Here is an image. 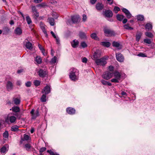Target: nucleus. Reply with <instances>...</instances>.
Returning <instances> with one entry per match:
<instances>
[{"mask_svg": "<svg viewBox=\"0 0 155 155\" xmlns=\"http://www.w3.org/2000/svg\"><path fill=\"white\" fill-rule=\"evenodd\" d=\"M78 71L76 68H72L70 69L69 73V77L72 80L75 81L78 80Z\"/></svg>", "mask_w": 155, "mask_h": 155, "instance_id": "1", "label": "nucleus"}, {"mask_svg": "<svg viewBox=\"0 0 155 155\" xmlns=\"http://www.w3.org/2000/svg\"><path fill=\"white\" fill-rule=\"evenodd\" d=\"M108 57L105 56L100 59L96 60L95 61L96 64L98 65L104 66L107 64V60L108 59Z\"/></svg>", "mask_w": 155, "mask_h": 155, "instance_id": "2", "label": "nucleus"}, {"mask_svg": "<svg viewBox=\"0 0 155 155\" xmlns=\"http://www.w3.org/2000/svg\"><path fill=\"white\" fill-rule=\"evenodd\" d=\"M113 76V73L109 71H106L102 74V78L106 80L110 79Z\"/></svg>", "mask_w": 155, "mask_h": 155, "instance_id": "3", "label": "nucleus"}, {"mask_svg": "<svg viewBox=\"0 0 155 155\" xmlns=\"http://www.w3.org/2000/svg\"><path fill=\"white\" fill-rule=\"evenodd\" d=\"M31 115V118L35 119L37 117L39 116V109L38 108L35 112V110L32 109L30 112Z\"/></svg>", "mask_w": 155, "mask_h": 155, "instance_id": "4", "label": "nucleus"}, {"mask_svg": "<svg viewBox=\"0 0 155 155\" xmlns=\"http://www.w3.org/2000/svg\"><path fill=\"white\" fill-rule=\"evenodd\" d=\"M16 119V117L14 116H8L5 119V121L6 123H8L9 122L11 123H14Z\"/></svg>", "mask_w": 155, "mask_h": 155, "instance_id": "5", "label": "nucleus"}, {"mask_svg": "<svg viewBox=\"0 0 155 155\" xmlns=\"http://www.w3.org/2000/svg\"><path fill=\"white\" fill-rule=\"evenodd\" d=\"M6 87L8 91H10L13 89L14 84L11 81H8L6 85Z\"/></svg>", "mask_w": 155, "mask_h": 155, "instance_id": "6", "label": "nucleus"}, {"mask_svg": "<svg viewBox=\"0 0 155 155\" xmlns=\"http://www.w3.org/2000/svg\"><path fill=\"white\" fill-rule=\"evenodd\" d=\"M40 26L41 29L44 33L46 38H48V34L46 29V26L42 21H41L40 23Z\"/></svg>", "mask_w": 155, "mask_h": 155, "instance_id": "7", "label": "nucleus"}, {"mask_svg": "<svg viewBox=\"0 0 155 155\" xmlns=\"http://www.w3.org/2000/svg\"><path fill=\"white\" fill-rule=\"evenodd\" d=\"M117 60L119 61L122 62L124 61V57L123 55L120 53H118L116 54Z\"/></svg>", "mask_w": 155, "mask_h": 155, "instance_id": "8", "label": "nucleus"}, {"mask_svg": "<svg viewBox=\"0 0 155 155\" xmlns=\"http://www.w3.org/2000/svg\"><path fill=\"white\" fill-rule=\"evenodd\" d=\"M104 31L105 34L107 36L112 35L114 34L113 31L110 29L105 28L104 29Z\"/></svg>", "mask_w": 155, "mask_h": 155, "instance_id": "9", "label": "nucleus"}, {"mask_svg": "<svg viewBox=\"0 0 155 155\" xmlns=\"http://www.w3.org/2000/svg\"><path fill=\"white\" fill-rule=\"evenodd\" d=\"M101 56V54L100 52L98 51H97L94 52L93 56V59L95 61L98 59Z\"/></svg>", "mask_w": 155, "mask_h": 155, "instance_id": "10", "label": "nucleus"}, {"mask_svg": "<svg viewBox=\"0 0 155 155\" xmlns=\"http://www.w3.org/2000/svg\"><path fill=\"white\" fill-rule=\"evenodd\" d=\"M38 73L39 76L41 77H45L47 74V72L42 69H40Z\"/></svg>", "mask_w": 155, "mask_h": 155, "instance_id": "11", "label": "nucleus"}, {"mask_svg": "<svg viewBox=\"0 0 155 155\" xmlns=\"http://www.w3.org/2000/svg\"><path fill=\"white\" fill-rule=\"evenodd\" d=\"M123 12L125 14L127 17L129 19L131 17V15L129 11L127 9L123 8L122 9Z\"/></svg>", "mask_w": 155, "mask_h": 155, "instance_id": "12", "label": "nucleus"}, {"mask_svg": "<svg viewBox=\"0 0 155 155\" xmlns=\"http://www.w3.org/2000/svg\"><path fill=\"white\" fill-rule=\"evenodd\" d=\"M50 90L51 89L49 86L47 85L44 88L42 91V93H44L45 94H47L50 92Z\"/></svg>", "mask_w": 155, "mask_h": 155, "instance_id": "13", "label": "nucleus"}, {"mask_svg": "<svg viewBox=\"0 0 155 155\" xmlns=\"http://www.w3.org/2000/svg\"><path fill=\"white\" fill-rule=\"evenodd\" d=\"M96 9L98 11L101 10L104 7V5L101 3H97L95 6Z\"/></svg>", "mask_w": 155, "mask_h": 155, "instance_id": "14", "label": "nucleus"}, {"mask_svg": "<svg viewBox=\"0 0 155 155\" xmlns=\"http://www.w3.org/2000/svg\"><path fill=\"white\" fill-rule=\"evenodd\" d=\"M104 14L105 16L107 18L111 17L113 15L112 12L110 10H106L104 12Z\"/></svg>", "mask_w": 155, "mask_h": 155, "instance_id": "15", "label": "nucleus"}, {"mask_svg": "<svg viewBox=\"0 0 155 155\" xmlns=\"http://www.w3.org/2000/svg\"><path fill=\"white\" fill-rule=\"evenodd\" d=\"M66 111L68 114H74L75 112V110L74 108L70 107L66 109Z\"/></svg>", "mask_w": 155, "mask_h": 155, "instance_id": "16", "label": "nucleus"}, {"mask_svg": "<svg viewBox=\"0 0 155 155\" xmlns=\"http://www.w3.org/2000/svg\"><path fill=\"white\" fill-rule=\"evenodd\" d=\"M71 43L73 48H76L78 46L79 42L76 39H74L72 42H71Z\"/></svg>", "mask_w": 155, "mask_h": 155, "instance_id": "17", "label": "nucleus"}, {"mask_svg": "<svg viewBox=\"0 0 155 155\" xmlns=\"http://www.w3.org/2000/svg\"><path fill=\"white\" fill-rule=\"evenodd\" d=\"M71 18L72 22L74 23H75L78 22L79 17L78 16H74L71 17Z\"/></svg>", "mask_w": 155, "mask_h": 155, "instance_id": "18", "label": "nucleus"}, {"mask_svg": "<svg viewBox=\"0 0 155 155\" xmlns=\"http://www.w3.org/2000/svg\"><path fill=\"white\" fill-rule=\"evenodd\" d=\"M112 45L114 47L118 48L119 49H121L122 48V45L117 42H113L112 43Z\"/></svg>", "mask_w": 155, "mask_h": 155, "instance_id": "19", "label": "nucleus"}, {"mask_svg": "<svg viewBox=\"0 0 155 155\" xmlns=\"http://www.w3.org/2000/svg\"><path fill=\"white\" fill-rule=\"evenodd\" d=\"M114 75L115 78L120 79L121 77V74L118 71H115L113 73V75Z\"/></svg>", "mask_w": 155, "mask_h": 155, "instance_id": "20", "label": "nucleus"}, {"mask_svg": "<svg viewBox=\"0 0 155 155\" xmlns=\"http://www.w3.org/2000/svg\"><path fill=\"white\" fill-rule=\"evenodd\" d=\"M101 45L104 47H109L110 45V43L109 42L103 41L101 43Z\"/></svg>", "mask_w": 155, "mask_h": 155, "instance_id": "21", "label": "nucleus"}, {"mask_svg": "<svg viewBox=\"0 0 155 155\" xmlns=\"http://www.w3.org/2000/svg\"><path fill=\"white\" fill-rule=\"evenodd\" d=\"M25 46L27 49H28L30 50L32 49L33 48L32 44L29 41L26 42L25 44Z\"/></svg>", "mask_w": 155, "mask_h": 155, "instance_id": "22", "label": "nucleus"}, {"mask_svg": "<svg viewBox=\"0 0 155 155\" xmlns=\"http://www.w3.org/2000/svg\"><path fill=\"white\" fill-rule=\"evenodd\" d=\"M145 28L148 30H151L152 28V24L151 23H147L145 25Z\"/></svg>", "mask_w": 155, "mask_h": 155, "instance_id": "23", "label": "nucleus"}, {"mask_svg": "<svg viewBox=\"0 0 155 155\" xmlns=\"http://www.w3.org/2000/svg\"><path fill=\"white\" fill-rule=\"evenodd\" d=\"M10 110H12L13 112L16 113H18L20 111L19 107L17 106H14L12 107V109H10Z\"/></svg>", "mask_w": 155, "mask_h": 155, "instance_id": "24", "label": "nucleus"}, {"mask_svg": "<svg viewBox=\"0 0 155 155\" xmlns=\"http://www.w3.org/2000/svg\"><path fill=\"white\" fill-rule=\"evenodd\" d=\"M79 36L80 38L81 39H85L87 38L85 33L82 31H80L79 32Z\"/></svg>", "mask_w": 155, "mask_h": 155, "instance_id": "25", "label": "nucleus"}, {"mask_svg": "<svg viewBox=\"0 0 155 155\" xmlns=\"http://www.w3.org/2000/svg\"><path fill=\"white\" fill-rule=\"evenodd\" d=\"M15 33L16 34L20 35L22 33L21 29L19 28H17L15 30Z\"/></svg>", "mask_w": 155, "mask_h": 155, "instance_id": "26", "label": "nucleus"}, {"mask_svg": "<svg viewBox=\"0 0 155 155\" xmlns=\"http://www.w3.org/2000/svg\"><path fill=\"white\" fill-rule=\"evenodd\" d=\"M124 17V16L123 15H120L118 14L116 15V18L117 20L119 21H122Z\"/></svg>", "mask_w": 155, "mask_h": 155, "instance_id": "27", "label": "nucleus"}, {"mask_svg": "<svg viewBox=\"0 0 155 155\" xmlns=\"http://www.w3.org/2000/svg\"><path fill=\"white\" fill-rule=\"evenodd\" d=\"M48 20L50 25L51 26H53L54 25V19L52 18H48Z\"/></svg>", "mask_w": 155, "mask_h": 155, "instance_id": "28", "label": "nucleus"}, {"mask_svg": "<svg viewBox=\"0 0 155 155\" xmlns=\"http://www.w3.org/2000/svg\"><path fill=\"white\" fill-rule=\"evenodd\" d=\"M101 83L104 85H108L109 86L111 85L112 84L110 82L106 81L104 80H102L101 81Z\"/></svg>", "mask_w": 155, "mask_h": 155, "instance_id": "29", "label": "nucleus"}, {"mask_svg": "<svg viewBox=\"0 0 155 155\" xmlns=\"http://www.w3.org/2000/svg\"><path fill=\"white\" fill-rule=\"evenodd\" d=\"M18 126L17 125H14L11 127V130L13 131H16L18 130Z\"/></svg>", "mask_w": 155, "mask_h": 155, "instance_id": "30", "label": "nucleus"}, {"mask_svg": "<svg viewBox=\"0 0 155 155\" xmlns=\"http://www.w3.org/2000/svg\"><path fill=\"white\" fill-rule=\"evenodd\" d=\"M137 20L142 21L144 20V17L143 15H137Z\"/></svg>", "mask_w": 155, "mask_h": 155, "instance_id": "31", "label": "nucleus"}, {"mask_svg": "<svg viewBox=\"0 0 155 155\" xmlns=\"http://www.w3.org/2000/svg\"><path fill=\"white\" fill-rule=\"evenodd\" d=\"M46 94H43L41 98V101L42 102H45L46 101Z\"/></svg>", "mask_w": 155, "mask_h": 155, "instance_id": "32", "label": "nucleus"}, {"mask_svg": "<svg viewBox=\"0 0 155 155\" xmlns=\"http://www.w3.org/2000/svg\"><path fill=\"white\" fill-rule=\"evenodd\" d=\"M26 20L28 24L29 25L32 22V21L30 17L28 15L26 17Z\"/></svg>", "mask_w": 155, "mask_h": 155, "instance_id": "33", "label": "nucleus"}, {"mask_svg": "<svg viewBox=\"0 0 155 155\" xmlns=\"http://www.w3.org/2000/svg\"><path fill=\"white\" fill-rule=\"evenodd\" d=\"M124 27L125 29L127 30H131L133 29V28H132L130 27L129 26V24L124 25Z\"/></svg>", "mask_w": 155, "mask_h": 155, "instance_id": "34", "label": "nucleus"}, {"mask_svg": "<svg viewBox=\"0 0 155 155\" xmlns=\"http://www.w3.org/2000/svg\"><path fill=\"white\" fill-rule=\"evenodd\" d=\"M13 115L16 116L17 119H20L21 117V114L19 112L18 113H16L14 114Z\"/></svg>", "mask_w": 155, "mask_h": 155, "instance_id": "35", "label": "nucleus"}, {"mask_svg": "<svg viewBox=\"0 0 155 155\" xmlns=\"http://www.w3.org/2000/svg\"><path fill=\"white\" fill-rule=\"evenodd\" d=\"M35 61L37 63L40 64L41 63L42 60L40 57H37L35 58Z\"/></svg>", "mask_w": 155, "mask_h": 155, "instance_id": "36", "label": "nucleus"}, {"mask_svg": "<svg viewBox=\"0 0 155 155\" xmlns=\"http://www.w3.org/2000/svg\"><path fill=\"white\" fill-rule=\"evenodd\" d=\"M25 147L27 150L28 151H30V149L31 146L30 144L29 143H27L25 145Z\"/></svg>", "mask_w": 155, "mask_h": 155, "instance_id": "37", "label": "nucleus"}, {"mask_svg": "<svg viewBox=\"0 0 155 155\" xmlns=\"http://www.w3.org/2000/svg\"><path fill=\"white\" fill-rule=\"evenodd\" d=\"M8 150L7 148L5 146H3L1 149V152L2 153H5Z\"/></svg>", "mask_w": 155, "mask_h": 155, "instance_id": "38", "label": "nucleus"}, {"mask_svg": "<svg viewBox=\"0 0 155 155\" xmlns=\"http://www.w3.org/2000/svg\"><path fill=\"white\" fill-rule=\"evenodd\" d=\"M3 137L5 138H7L8 137V133L7 131H5L3 134Z\"/></svg>", "mask_w": 155, "mask_h": 155, "instance_id": "39", "label": "nucleus"}, {"mask_svg": "<svg viewBox=\"0 0 155 155\" xmlns=\"http://www.w3.org/2000/svg\"><path fill=\"white\" fill-rule=\"evenodd\" d=\"M29 138V136L28 135L25 134L24 135L23 139H22V141H24V140H28Z\"/></svg>", "mask_w": 155, "mask_h": 155, "instance_id": "40", "label": "nucleus"}, {"mask_svg": "<svg viewBox=\"0 0 155 155\" xmlns=\"http://www.w3.org/2000/svg\"><path fill=\"white\" fill-rule=\"evenodd\" d=\"M40 81H39L36 80L34 81V85L36 86H38L40 84Z\"/></svg>", "mask_w": 155, "mask_h": 155, "instance_id": "41", "label": "nucleus"}, {"mask_svg": "<svg viewBox=\"0 0 155 155\" xmlns=\"http://www.w3.org/2000/svg\"><path fill=\"white\" fill-rule=\"evenodd\" d=\"M145 35L149 38H153V35L150 32H147L145 33Z\"/></svg>", "mask_w": 155, "mask_h": 155, "instance_id": "42", "label": "nucleus"}, {"mask_svg": "<svg viewBox=\"0 0 155 155\" xmlns=\"http://www.w3.org/2000/svg\"><path fill=\"white\" fill-rule=\"evenodd\" d=\"M57 58V57H56L55 56H54L53 57V58H52L51 61V62L52 64L55 63L56 62Z\"/></svg>", "mask_w": 155, "mask_h": 155, "instance_id": "43", "label": "nucleus"}, {"mask_svg": "<svg viewBox=\"0 0 155 155\" xmlns=\"http://www.w3.org/2000/svg\"><path fill=\"white\" fill-rule=\"evenodd\" d=\"M14 103L18 105L20 103V100L17 98H14Z\"/></svg>", "mask_w": 155, "mask_h": 155, "instance_id": "44", "label": "nucleus"}, {"mask_svg": "<svg viewBox=\"0 0 155 155\" xmlns=\"http://www.w3.org/2000/svg\"><path fill=\"white\" fill-rule=\"evenodd\" d=\"M119 79H117V78H114L111 79V81L112 82L119 83Z\"/></svg>", "mask_w": 155, "mask_h": 155, "instance_id": "45", "label": "nucleus"}, {"mask_svg": "<svg viewBox=\"0 0 155 155\" xmlns=\"http://www.w3.org/2000/svg\"><path fill=\"white\" fill-rule=\"evenodd\" d=\"M120 8L118 7L115 6L114 9V12L116 13H117L120 10Z\"/></svg>", "mask_w": 155, "mask_h": 155, "instance_id": "46", "label": "nucleus"}, {"mask_svg": "<svg viewBox=\"0 0 155 155\" xmlns=\"http://www.w3.org/2000/svg\"><path fill=\"white\" fill-rule=\"evenodd\" d=\"M47 152L49 153L51 155H59L57 153H54L51 150H48L47 151Z\"/></svg>", "mask_w": 155, "mask_h": 155, "instance_id": "47", "label": "nucleus"}, {"mask_svg": "<svg viewBox=\"0 0 155 155\" xmlns=\"http://www.w3.org/2000/svg\"><path fill=\"white\" fill-rule=\"evenodd\" d=\"M9 31V29L8 28H5L3 29V33L5 34L8 33Z\"/></svg>", "mask_w": 155, "mask_h": 155, "instance_id": "48", "label": "nucleus"}, {"mask_svg": "<svg viewBox=\"0 0 155 155\" xmlns=\"http://www.w3.org/2000/svg\"><path fill=\"white\" fill-rule=\"evenodd\" d=\"M81 46L83 48H85L87 47V45L86 43L84 42H82L81 43Z\"/></svg>", "mask_w": 155, "mask_h": 155, "instance_id": "49", "label": "nucleus"}, {"mask_svg": "<svg viewBox=\"0 0 155 155\" xmlns=\"http://www.w3.org/2000/svg\"><path fill=\"white\" fill-rule=\"evenodd\" d=\"M34 14V15H35V16L34 17V18H37L38 17H39V15L38 12L37 11L35 12H33Z\"/></svg>", "mask_w": 155, "mask_h": 155, "instance_id": "50", "label": "nucleus"}, {"mask_svg": "<svg viewBox=\"0 0 155 155\" xmlns=\"http://www.w3.org/2000/svg\"><path fill=\"white\" fill-rule=\"evenodd\" d=\"M31 82L30 81L27 82L25 84V86L27 87H30L31 85Z\"/></svg>", "mask_w": 155, "mask_h": 155, "instance_id": "51", "label": "nucleus"}, {"mask_svg": "<svg viewBox=\"0 0 155 155\" xmlns=\"http://www.w3.org/2000/svg\"><path fill=\"white\" fill-rule=\"evenodd\" d=\"M31 9L32 12H35L37 11L35 6H31Z\"/></svg>", "mask_w": 155, "mask_h": 155, "instance_id": "52", "label": "nucleus"}, {"mask_svg": "<svg viewBox=\"0 0 155 155\" xmlns=\"http://www.w3.org/2000/svg\"><path fill=\"white\" fill-rule=\"evenodd\" d=\"M46 148L45 147H42L39 150V152L40 153H42L44 151H45L46 150Z\"/></svg>", "mask_w": 155, "mask_h": 155, "instance_id": "53", "label": "nucleus"}, {"mask_svg": "<svg viewBox=\"0 0 155 155\" xmlns=\"http://www.w3.org/2000/svg\"><path fill=\"white\" fill-rule=\"evenodd\" d=\"M144 42L147 44H150L151 42L150 39H144Z\"/></svg>", "mask_w": 155, "mask_h": 155, "instance_id": "54", "label": "nucleus"}, {"mask_svg": "<svg viewBox=\"0 0 155 155\" xmlns=\"http://www.w3.org/2000/svg\"><path fill=\"white\" fill-rule=\"evenodd\" d=\"M91 36L92 39H95L97 37V35L95 33H94L91 35Z\"/></svg>", "mask_w": 155, "mask_h": 155, "instance_id": "55", "label": "nucleus"}, {"mask_svg": "<svg viewBox=\"0 0 155 155\" xmlns=\"http://www.w3.org/2000/svg\"><path fill=\"white\" fill-rule=\"evenodd\" d=\"M141 35H142L141 33H138L136 35V39H140Z\"/></svg>", "mask_w": 155, "mask_h": 155, "instance_id": "56", "label": "nucleus"}, {"mask_svg": "<svg viewBox=\"0 0 155 155\" xmlns=\"http://www.w3.org/2000/svg\"><path fill=\"white\" fill-rule=\"evenodd\" d=\"M87 17L84 14L83 15L82 20L83 21L85 22L86 21Z\"/></svg>", "mask_w": 155, "mask_h": 155, "instance_id": "57", "label": "nucleus"}, {"mask_svg": "<svg viewBox=\"0 0 155 155\" xmlns=\"http://www.w3.org/2000/svg\"><path fill=\"white\" fill-rule=\"evenodd\" d=\"M38 45L40 50L41 51H43V50H44V48H43L42 47L41 45L39 44H38Z\"/></svg>", "mask_w": 155, "mask_h": 155, "instance_id": "58", "label": "nucleus"}, {"mask_svg": "<svg viewBox=\"0 0 155 155\" xmlns=\"http://www.w3.org/2000/svg\"><path fill=\"white\" fill-rule=\"evenodd\" d=\"M51 33L54 38L56 39L57 38L56 35L55 34L53 31H51Z\"/></svg>", "mask_w": 155, "mask_h": 155, "instance_id": "59", "label": "nucleus"}, {"mask_svg": "<svg viewBox=\"0 0 155 155\" xmlns=\"http://www.w3.org/2000/svg\"><path fill=\"white\" fill-rule=\"evenodd\" d=\"M87 59L85 57L83 58L82 59V62L84 63H86L87 62Z\"/></svg>", "mask_w": 155, "mask_h": 155, "instance_id": "60", "label": "nucleus"}, {"mask_svg": "<svg viewBox=\"0 0 155 155\" xmlns=\"http://www.w3.org/2000/svg\"><path fill=\"white\" fill-rule=\"evenodd\" d=\"M138 56L140 57H146V55L143 53H140L138 54Z\"/></svg>", "mask_w": 155, "mask_h": 155, "instance_id": "61", "label": "nucleus"}, {"mask_svg": "<svg viewBox=\"0 0 155 155\" xmlns=\"http://www.w3.org/2000/svg\"><path fill=\"white\" fill-rule=\"evenodd\" d=\"M114 68L112 66H110L109 67V69L110 71H112L114 70Z\"/></svg>", "mask_w": 155, "mask_h": 155, "instance_id": "62", "label": "nucleus"}, {"mask_svg": "<svg viewBox=\"0 0 155 155\" xmlns=\"http://www.w3.org/2000/svg\"><path fill=\"white\" fill-rule=\"evenodd\" d=\"M97 0H90V2L92 5H94L96 2Z\"/></svg>", "mask_w": 155, "mask_h": 155, "instance_id": "63", "label": "nucleus"}, {"mask_svg": "<svg viewBox=\"0 0 155 155\" xmlns=\"http://www.w3.org/2000/svg\"><path fill=\"white\" fill-rule=\"evenodd\" d=\"M16 85L20 86L21 84V82L20 81H18L16 82Z\"/></svg>", "mask_w": 155, "mask_h": 155, "instance_id": "64", "label": "nucleus"}]
</instances>
